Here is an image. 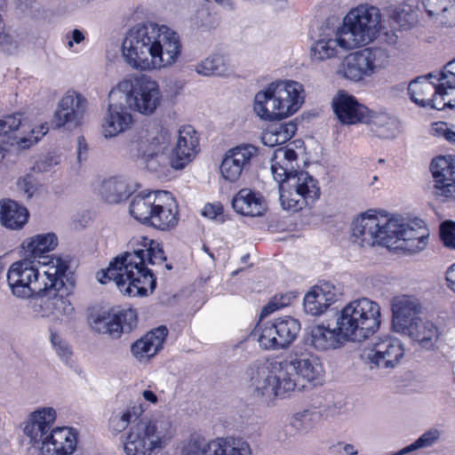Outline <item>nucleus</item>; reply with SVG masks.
Listing matches in <instances>:
<instances>
[{
	"label": "nucleus",
	"instance_id": "obj_30",
	"mask_svg": "<svg viewBox=\"0 0 455 455\" xmlns=\"http://www.w3.org/2000/svg\"><path fill=\"white\" fill-rule=\"evenodd\" d=\"M392 311L393 329L398 333L408 330V325L419 317L418 315L421 312V305L414 296L400 295L393 299Z\"/></svg>",
	"mask_w": 455,
	"mask_h": 455
},
{
	"label": "nucleus",
	"instance_id": "obj_44",
	"mask_svg": "<svg viewBox=\"0 0 455 455\" xmlns=\"http://www.w3.org/2000/svg\"><path fill=\"white\" fill-rule=\"evenodd\" d=\"M440 437V432L437 429H430L421 435L415 442L403 448L397 452L391 455H406L409 452L420 448L429 447L433 445Z\"/></svg>",
	"mask_w": 455,
	"mask_h": 455
},
{
	"label": "nucleus",
	"instance_id": "obj_4",
	"mask_svg": "<svg viewBox=\"0 0 455 455\" xmlns=\"http://www.w3.org/2000/svg\"><path fill=\"white\" fill-rule=\"evenodd\" d=\"M295 150L279 148L271 158V171L278 183L279 200L283 210L299 212L313 204L321 195L315 178L307 172L297 171Z\"/></svg>",
	"mask_w": 455,
	"mask_h": 455
},
{
	"label": "nucleus",
	"instance_id": "obj_55",
	"mask_svg": "<svg viewBox=\"0 0 455 455\" xmlns=\"http://www.w3.org/2000/svg\"><path fill=\"white\" fill-rule=\"evenodd\" d=\"M407 16H408V13H406L404 12V10H401L400 8H396L395 10H394L391 17L394 20V21L395 23H397V25L399 27L403 28L408 23Z\"/></svg>",
	"mask_w": 455,
	"mask_h": 455
},
{
	"label": "nucleus",
	"instance_id": "obj_12",
	"mask_svg": "<svg viewBox=\"0 0 455 455\" xmlns=\"http://www.w3.org/2000/svg\"><path fill=\"white\" fill-rule=\"evenodd\" d=\"M35 260L26 257L11 265L7 272V283L15 297L38 298L47 290L48 283L52 278L47 275L48 268L44 269L41 275Z\"/></svg>",
	"mask_w": 455,
	"mask_h": 455
},
{
	"label": "nucleus",
	"instance_id": "obj_63",
	"mask_svg": "<svg viewBox=\"0 0 455 455\" xmlns=\"http://www.w3.org/2000/svg\"><path fill=\"white\" fill-rule=\"evenodd\" d=\"M387 36V42L391 44H396L397 42V38L398 36L395 34V33H392L390 36L388 34V32L386 33Z\"/></svg>",
	"mask_w": 455,
	"mask_h": 455
},
{
	"label": "nucleus",
	"instance_id": "obj_13",
	"mask_svg": "<svg viewBox=\"0 0 455 455\" xmlns=\"http://www.w3.org/2000/svg\"><path fill=\"white\" fill-rule=\"evenodd\" d=\"M354 48L367 44L377 36L382 28L379 10L375 6L360 5L352 9L339 27Z\"/></svg>",
	"mask_w": 455,
	"mask_h": 455
},
{
	"label": "nucleus",
	"instance_id": "obj_48",
	"mask_svg": "<svg viewBox=\"0 0 455 455\" xmlns=\"http://www.w3.org/2000/svg\"><path fill=\"white\" fill-rule=\"evenodd\" d=\"M440 235L443 244L451 249H455V222L446 220L441 224Z\"/></svg>",
	"mask_w": 455,
	"mask_h": 455
},
{
	"label": "nucleus",
	"instance_id": "obj_28",
	"mask_svg": "<svg viewBox=\"0 0 455 455\" xmlns=\"http://www.w3.org/2000/svg\"><path fill=\"white\" fill-rule=\"evenodd\" d=\"M199 139L196 132L191 125H184L179 129L176 147L172 150V166L182 169L192 161L198 152Z\"/></svg>",
	"mask_w": 455,
	"mask_h": 455
},
{
	"label": "nucleus",
	"instance_id": "obj_26",
	"mask_svg": "<svg viewBox=\"0 0 455 455\" xmlns=\"http://www.w3.org/2000/svg\"><path fill=\"white\" fill-rule=\"evenodd\" d=\"M58 245V237L53 233L40 234L34 235L22 243L24 257L35 260L38 265L49 268L53 259H62L58 257H52L46 253L53 251Z\"/></svg>",
	"mask_w": 455,
	"mask_h": 455
},
{
	"label": "nucleus",
	"instance_id": "obj_24",
	"mask_svg": "<svg viewBox=\"0 0 455 455\" xmlns=\"http://www.w3.org/2000/svg\"><path fill=\"white\" fill-rule=\"evenodd\" d=\"M404 348L397 338L385 336L379 338L365 354L366 359L376 368L393 370L403 357Z\"/></svg>",
	"mask_w": 455,
	"mask_h": 455
},
{
	"label": "nucleus",
	"instance_id": "obj_38",
	"mask_svg": "<svg viewBox=\"0 0 455 455\" xmlns=\"http://www.w3.org/2000/svg\"><path fill=\"white\" fill-rule=\"evenodd\" d=\"M344 339L340 331L326 328L323 325H315L310 328L307 341L320 351L335 349L339 347Z\"/></svg>",
	"mask_w": 455,
	"mask_h": 455
},
{
	"label": "nucleus",
	"instance_id": "obj_60",
	"mask_svg": "<svg viewBox=\"0 0 455 455\" xmlns=\"http://www.w3.org/2000/svg\"><path fill=\"white\" fill-rule=\"evenodd\" d=\"M84 39V36L83 32L76 28L72 31V40L68 43V45L71 48L74 43L80 44Z\"/></svg>",
	"mask_w": 455,
	"mask_h": 455
},
{
	"label": "nucleus",
	"instance_id": "obj_59",
	"mask_svg": "<svg viewBox=\"0 0 455 455\" xmlns=\"http://www.w3.org/2000/svg\"><path fill=\"white\" fill-rule=\"evenodd\" d=\"M446 281L448 286L455 291V263L452 264L446 272Z\"/></svg>",
	"mask_w": 455,
	"mask_h": 455
},
{
	"label": "nucleus",
	"instance_id": "obj_58",
	"mask_svg": "<svg viewBox=\"0 0 455 455\" xmlns=\"http://www.w3.org/2000/svg\"><path fill=\"white\" fill-rule=\"evenodd\" d=\"M182 455H203V447L200 448L196 443H190L183 449Z\"/></svg>",
	"mask_w": 455,
	"mask_h": 455
},
{
	"label": "nucleus",
	"instance_id": "obj_34",
	"mask_svg": "<svg viewBox=\"0 0 455 455\" xmlns=\"http://www.w3.org/2000/svg\"><path fill=\"white\" fill-rule=\"evenodd\" d=\"M399 333L410 337L426 349L433 348L441 335L439 328L434 323L420 317L414 319L408 325V330Z\"/></svg>",
	"mask_w": 455,
	"mask_h": 455
},
{
	"label": "nucleus",
	"instance_id": "obj_37",
	"mask_svg": "<svg viewBox=\"0 0 455 455\" xmlns=\"http://www.w3.org/2000/svg\"><path fill=\"white\" fill-rule=\"evenodd\" d=\"M28 209L12 200L0 201V221L6 228L20 230L28 222Z\"/></svg>",
	"mask_w": 455,
	"mask_h": 455
},
{
	"label": "nucleus",
	"instance_id": "obj_39",
	"mask_svg": "<svg viewBox=\"0 0 455 455\" xmlns=\"http://www.w3.org/2000/svg\"><path fill=\"white\" fill-rule=\"evenodd\" d=\"M371 132L380 139H393L398 132V122L386 113H373L370 110L368 120L364 123Z\"/></svg>",
	"mask_w": 455,
	"mask_h": 455
},
{
	"label": "nucleus",
	"instance_id": "obj_22",
	"mask_svg": "<svg viewBox=\"0 0 455 455\" xmlns=\"http://www.w3.org/2000/svg\"><path fill=\"white\" fill-rule=\"evenodd\" d=\"M87 108V100L76 91H68L60 100L54 112L52 125L56 129H74L83 120Z\"/></svg>",
	"mask_w": 455,
	"mask_h": 455
},
{
	"label": "nucleus",
	"instance_id": "obj_47",
	"mask_svg": "<svg viewBox=\"0 0 455 455\" xmlns=\"http://www.w3.org/2000/svg\"><path fill=\"white\" fill-rule=\"evenodd\" d=\"M292 299H294V296L291 293L273 297L262 308L261 316H267L280 308L289 306Z\"/></svg>",
	"mask_w": 455,
	"mask_h": 455
},
{
	"label": "nucleus",
	"instance_id": "obj_6",
	"mask_svg": "<svg viewBox=\"0 0 455 455\" xmlns=\"http://www.w3.org/2000/svg\"><path fill=\"white\" fill-rule=\"evenodd\" d=\"M56 411L44 407L31 412L23 423V433L39 455H73L77 447V431L68 427H52Z\"/></svg>",
	"mask_w": 455,
	"mask_h": 455
},
{
	"label": "nucleus",
	"instance_id": "obj_17",
	"mask_svg": "<svg viewBox=\"0 0 455 455\" xmlns=\"http://www.w3.org/2000/svg\"><path fill=\"white\" fill-rule=\"evenodd\" d=\"M390 218L368 211L352 222V242L360 247H372L375 244L390 247Z\"/></svg>",
	"mask_w": 455,
	"mask_h": 455
},
{
	"label": "nucleus",
	"instance_id": "obj_25",
	"mask_svg": "<svg viewBox=\"0 0 455 455\" xmlns=\"http://www.w3.org/2000/svg\"><path fill=\"white\" fill-rule=\"evenodd\" d=\"M435 195L455 199V158L438 156L431 163Z\"/></svg>",
	"mask_w": 455,
	"mask_h": 455
},
{
	"label": "nucleus",
	"instance_id": "obj_8",
	"mask_svg": "<svg viewBox=\"0 0 455 455\" xmlns=\"http://www.w3.org/2000/svg\"><path fill=\"white\" fill-rule=\"evenodd\" d=\"M302 84L292 81H277L269 84L254 96L253 109L263 120H281L295 114L305 101Z\"/></svg>",
	"mask_w": 455,
	"mask_h": 455
},
{
	"label": "nucleus",
	"instance_id": "obj_3",
	"mask_svg": "<svg viewBox=\"0 0 455 455\" xmlns=\"http://www.w3.org/2000/svg\"><path fill=\"white\" fill-rule=\"evenodd\" d=\"M128 245L132 251L115 258L100 282L113 280L118 290L130 297L147 296L156 285V279L147 265H161L166 260L164 251L158 242L144 236L131 240Z\"/></svg>",
	"mask_w": 455,
	"mask_h": 455
},
{
	"label": "nucleus",
	"instance_id": "obj_31",
	"mask_svg": "<svg viewBox=\"0 0 455 455\" xmlns=\"http://www.w3.org/2000/svg\"><path fill=\"white\" fill-rule=\"evenodd\" d=\"M232 206L237 213L249 217L263 216L267 210L264 196L250 188L239 190L233 197Z\"/></svg>",
	"mask_w": 455,
	"mask_h": 455
},
{
	"label": "nucleus",
	"instance_id": "obj_21",
	"mask_svg": "<svg viewBox=\"0 0 455 455\" xmlns=\"http://www.w3.org/2000/svg\"><path fill=\"white\" fill-rule=\"evenodd\" d=\"M257 154L258 148L250 143H242L229 148L220 166L221 177L231 183L237 181L250 169L251 162Z\"/></svg>",
	"mask_w": 455,
	"mask_h": 455
},
{
	"label": "nucleus",
	"instance_id": "obj_46",
	"mask_svg": "<svg viewBox=\"0 0 455 455\" xmlns=\"http://www.w3.org/2000/svg\"><path fill=\"white\" fill-rule=\"evenodd\" d=\"M20 46L18 35L6 32L3 29L0 32V52L5 54H14Z\"/></svg>",
	"mask_w": 455,
	"mask_h": 455
},
{
	"label": "nucleus",
	"instance_id": "obj_2",
	"mask_svg": "<svg viewBox=\"0 0 455 455\" xmlns=\"http://www.w3.org/2000/svg\"><path fill=\"white\" fill-rule=\"evenodd\" d=\"M180 35L166 25L140 22L130 28L122 43V56L132 69L154 71L176 64L181 55Z\"/></svg>",
	"mask_w": 455,
	"mask_h": 455
},
{
	"label": "nucleus",
	"instance_id": "obj_15",
	"mask_svg": "<svg viewBox=\"0 0 455 455\" xmlns=\"http://www.w3.org/2000/svg\"><path fill=\"white\" fill-rule=\"evenodd\" d=\"M388 52L381 47H367L347 55L338 67L337 73L351 81H360L386 68Z\"/></svg>",
	"mask_w": 455,
	"mask_h": 455
},
{
	"label": "nucleus",
	"instance_id": "obj_42",
	"mask_svg": "<svg viewBox=\"0 0 455 455\" xmlns=\"http://www.w3.org/2000/svg\"><path fill=\"white\" fill-rule=\"evenodd\" d=\"M196 70L202 76H224L228 72V65L222 55H211L198 63Z\"/></svg>",
	"mask_w": 455,
	"mask_h": 455
},
{
	"label": "nucleus",
	"instance_id": "obj_54",
	"mask_svg": "<svg viewBox=\"0 0 455 455\" xmlns=\"http://www.w3.org/2000/svg\"><path fill=\"white\" fill-rule=\"evenodd\" d=\"M223 207L220 204H207L204 205L203 209V215L212 219L218 220V218L222 214Z\"/></svg>",
	"mask_w": 455,
	"mask_h": 455
},
{
	"label": "nucleus",
	"instance_id": "obj_52",
	"mask_svg": "<svg viewBox=\"0 0 455 455\" xmlns=\"http://www.w3.org/2000/svg\"><path fill=\"white\" fill-rule=\"evenodd\" d=\"M48 130H49V128H48L47 124H42L38 131H36L34 129L31 130L33 140L27 139L25 137L20 138V141H19L20 146L22 148H27L29 146V144H28V141H30V144L38 141L41 137H43L44 135H45L47 133Z\"/></svg>",
	"mask_w": 455,
	"mask_h": 455
},
{
	"label": "nucleus",
	"instance_id": "obj_36",
	"mask_svg": "<svg viewBox=\"0 0 455 455\" xmlns=\"http://www.w3.org/2000/svg\"><path fill=\"white\" fill-rule=\"evenodd\" d=\"M133 187L128 179L115 176L104 180L100 188L102 198L109 204H118L129 198L133 193Z\"/></svg>",
	"mask_w": 455,
	"mask_h": 455
},
{
	"label": "nucleus",
	"instance_id": "obj_64",
	"mask_svg": "<svg viewBox=\"0 0 455 455\" xmlns=\"http://www.w3.org/2000/svg\"><path fill=\"white\" fill-rule=\"evenodd\" d=\"M217 3L224 5V6H232L231 0H215Z\"/></svg>",
	"mask_w": 455,
	"mask_h": 455
},
{
	"label": "nucleus",
	"instance_id": "obj_11",
	"mask_svg": "<svg viewBox=\"0 0 455 455\" xmlns=\"http://www.w3.org/2000/svg\"><path fill=\"white\" fill-rule=\"evenodd\" d=\"M380 324V307L367 298L355 299L344 307L337 318L344 339L361 341L374 333Z\"/></svg>",
	"mask_w": 455,
	"mask_h": 455
},
{
	"label": "nucleus",
	"instance_id": "obj_1",
	"mask_svg": "<svg viewBox=\"0 0 455 455\" xmlns=\"http://www.w3.org/2000/svg\"><path fill=\"white\" fill-rule=\"evenodd\" d=\"M323 374L319 357L304 346L294 347L290 359L257 360L247 370L253 395L267 402L315 385Z\"/></svg>",
	"mask_w": 455,
	"mask_h": 455
},
{
	"label": "nucleus",
	"instance_id": "obj_62",
	"mask_svg": "<svg viewBox=\"0 0 455 455\" xmlns=\"http://www.w3.org/2000/svg\"><path fill=\"white\" fill-rule=\"evenodd\" d=\"M342 405L340 403H335L331 406H328V412L331 417L339 415Z\"/></svg>",
	"mask_w": 455,
	"mask_h": 455
},
{
	"label": "nucleus",
	"instance_id": "obj_43",
	"mask_svg": "<svg viewBox=\"0 0 455 455\" xmlns=\"http://www.w3.org/2000/svg\"><path fill=\"white\" fill-rule=\"evenodd\" d=\"M320 419L318 411L305 410L295 413L290 420V426L298 433L308 432Z\"/></svg>",
	"mask_w": 455,
	"mask_h": 455
},
{
	"label": "nucleus",
	"instance_id": "obj_23",
	"mask_svg": "<svg viewBox=\"0 0 455 455\" xmlns=\"http://www.w3.org/2000/svg\"><path fill=\"white\" fill-rule=\"evenodd\" d=\"M353 49L349 39L339 28L322 27L317 38L312 44L310 56L314 61H323L335 58L339 50Z\"/></svg>",
	"mask_w": 455,
	"mask_h": 455
},
{
	"label": "nucleus",
	"instance_id": "obj_29",
	"mask_svg": "<svg viewBox=\"0 0 455 455\" xmlns=\"http://www.w3.org/2000/svg\"><path fill=\"white\" fill-rule=\"evenodd\" d=\"M339 296V291L333 283L323 282L313 287L305 295L304 309L311 315H320L338 299Z\"/></svg>",
	"mask_w": 455,
	"mask_h": 455
},
{
	"label": "nucleus",
	"instance_id": "obj_40",
	"mask_svg": "<svg viewBox=\"0 0 455 455\" xmlns=\"http://www.w3.org/2000/svg\"><path fill=\"white\" fill-rule=\"evenodd\" d=\"M422 4L429 17L443 25H455V0H422Z\"/></svg>",
	"mask_w": 455,
	"mask_h": 455
},
{
	"label": "nucleus",
	"instance_id": "obj_50",
	"mask_svg": "<svg viewBox=\"0 0 455 455\" xmlns=\"http://www.w3.org/2000/svg\"><path fill=\"white\" fill-rule=\"evenodd\" d=\"M432 132L437 137H443L447 141L455 143V131L450 128L447 123H435L432 128Z\"/></svg>",
	"mask_w": 455,
	"mask_h": 455
},
{
	"label": "nucleus",
	"instance_id": "obj_16",
	"mask_svg": "<svg viewBox=\"0 0 455 455\" xmlns=\"http://www.w3.org/2000/svg\"><path fill=\"white\" fill-rule=\"evenodd\" d=\"M118 87L124 92L129 108L144 116L154 114L162 103L159 84L146 76L124 80Z\"/></svg>",
	"mask_w": 455,
	"mask_h": 455
},
{
	"label": "nucleus",
	"instance_id": "obj_57",
	"mask_svg": "<svg viewBox=\"0 0 455 455\" xmlns=\"http://www.w3.org/2000/svg\"><path fill=\"white\" fill-rule=\"evenodd\" d=\"M87 153V144L83 136L78 137L77 139V160L78 162L82 161L83 156H86Z\"/></svg>",
	"mask_w": 455,
	"mask_h": 455
},
{
	"label": "nucleus",
	"instance_id": "obj_45",
	"mask_svg": "<svg viewBox=\"0 0 455 455\" xmlns=\"http://www.w3.org/2000/svg\"><path fill=\"white\" fill-rule=\"evenodd\" d=\"M24 127L21 113L11 114L0 118V136L11 135Z\"/></svg>",
	"mask_w": 455,
	"mask_h": 455
},
{
	"label": "nucleus",
	"instance_id": "obj_51",
	"mask_svg": "<svg viewBox=\"0 0 455 455\" xmlns=\"http://www.w3.org/2000/svg\"><path fill=\"white\" fill-rule=\"evenodd\" d=\"M58 164V157L52 155H46L42 156L38 161H36L35 169H36L39 172H48L52 166Z\"/></svg>",
	"mask_w": 455,
	"mask_h": 455
},
{
	"label": "nucleus",
	"instance_id": "obj_10",
	"mask_svg": "<svg viewBox=\"0 0 455 455\" xmlns=\"http://www.w3.org/2000/svg\"><path fill=\"white\" fill-rule=\"evenodd\" d=\"M129 212L141 224L163 231L178 223V205L168 191L139 193L132 198Z\"/></svg>",
	"mask_w": 455,
	"mask_h": 455
},
{
	"label": "nucleus",
	"instance_id": "obj_9",
	"mask_svg": "<svg viewBox=\"0 0 455 455\" xmlns=\"http://www.w3.org/2000/svg\"><path fill=\"white\" fill-rule=\"evenodd\" d=\"M408 92L413 102L424 108H455V60L448 62L437 76L430 73L412 80Z\"/></svg>",
	"mask_w": 455,
	"mask_h": 455
},
{
	"label": "nucleus",
	"instance_id": "obj_56",
	"mask_svg": "<svg viewBox=\"0 0 455 455\" xmlns=\"http://www.w3.org/2000/svg\"><path fill=\"white\" fill-rule=\"evenodd\" d=\"M336 446L340 447L345 455H358L359 451L356 445L345 442H338Z\"/></svg>",
	"mask_w": 455,
	"mask_h": 455
},
{
	"label": "nucleus",
	"instance_id": "obj_19",
	"mask_svg": "<svg viewBox=\"0 0 455 455\" xmlns=\"http://www.w3.org/2000/svg\"><path fill=\"white\" fill-rule=\"evenodd\" d=\"M90 323L93 331L108 334L112 339H119L123 333H128L137 326L138 317L132 308L117 312L102 311L92 315Z\"/></svg>",
	"mask_w": 455,
	"mask_h": 455
},
{
	"label": "nucleus",
	"instance_id": "obj_49",
	"mask_svg": "<svg viewBox=\"0 0 455 455\" xmlns=\"http://www.w3.org/2000/svg\"><path fill=\"white\" fill-rule=\"evenodd\" d=\"M51 341L52 346L54 347L57 355L60 357L61 360L68 362L72 352L68 345L64 341L58 334L52 333L51 334Z\"/></svg>",
	"mask_w": 455,
	"mask_h": 455
},
{
	"label": "nucleus",
	"instance_id": "obj_14",
	"mask_svg": "<svg viewBox=\"0 0 455 455\" xmlns=\"http://www.w3.org/2000/svg\"><path fill=\"white\" fill-rule=\"evenodd\" d=\"M300 331L299 322L291 316H283L263 323H258L250 338L265 350L287 348Z\"/></svg>",
	"mask_w": 455,
	"mask_h": 455
},
{
	"label": "nucleus",
	"instance_id": "obj_20",
	"mask_svg": "<svg viewBox=\"0 0 455 455\" xmlns=\"http://www.w3.org/2000/svg\"><path fill=\"white\" fill-rule=\"evenodd\" d=\"M170 142V132L168 130L161 128L151 140L132 143L131 152L133 157L140 158L149 171L156 172L161 165L165 164V151L168 149Z\"/></svg>",
	"mask_w": 455,
	"mask_h": 455
},
{
	"label": "nucleus",
	"instance_id": "obj_35",
	"mask_svg": "<svg viewBox=\"0 0 455 455\" xmlns=\"http://www.w3.org/2000/svg\"><path fill=\"white\" fill-rule=\"evenodd\" d=\"M132 123V116L123 104H109L102 123L103 134L112 138L126 131Z\"/></svg>",
	"mask_w": 455,
	"mask_h": 455
},
{
	"label": "nucleus",
	"instance_id": "obj_41",
	"mask_svg": "<svg viewBox=\"0 0 455 455\" xmlns=\"http://www.w3.org/2000/svg\"><path fill=\"white\" fill-rule=\"evenodd\" d=\"M296 131L297 125L291 121L283 124H274L263 132L261 140L264 145L268 147L282 145L291 139Z\"/></svg>",
	"mask_w": 455,
	"mask_h": 455
},
{
	"label": "nucleus",
	"instance_id": "obj_32",
	"mask_svg": "<svg viewBox=\"0 0 455 455\" xmlns=\"http://www.w3.org/2000/svg\"><path fill=\"white\" fill-rule=\"evenodd\" d=\"M203 455H252L249 443L242 438L217 437L203 446Z\"/></svg>",
	"mask_w": 455,
	"mask_h": 455
},
{
	"label": "nucleus",
	"instance_id": "obj_18",
	"mask_svg": "<svg viewBox=\"0 0 455 455\" xmlns=\"http://www.w3.org/2000/svg\"><path fill=\"white\" fill-rule=\"evenodd\" d=\"M389 228L390 246L395 245L415 253L424 250L427 244L428 230L420 219L404 221L399 216L392 217Z\"/></svg>",
	"mask_w": 455,
	"mask_h": 455
},
{
	"label": "nucleus",
	"instance_id": "obj_53",
	"mask_svg": "<svg viewBox=\"0 0 455 455\" xmlns=\"http://www.w3.org/2000/svg\"><path fill=\"white\" fill-rule=\"evenodd\" d=\"M210 17V13L206 10H198L191 18V23L194 27L199 28L209 29L211 27L206 23L205 20Z\"/></svg>",
	"mask_w": 455,
	"mask_h": 455
},
{
	"label": "nucleus",
	"instance_id": "obj_27",
	"mask_svg": "<svg viewBox=\"0 0 455 455\" xmlns=\"http://www.w3.org/2000/svg\"><path fill=\"white\" fill-rule=\"evenodd\" d=\"M332 108L339 122L344 124H363L368 120L370 109L352 95L339 92L332 100Z\"/></svg>",
	"mask_w": 455,
	"mask_h": 455
},
{
	"label": "nucleus",
	"instance_id": "obj_33",
	"mask_svg": "<svg viewBox=\"0 0 455 455\" xmlns=\"http://www.w3.org/2000/svg\"><path fill=\"white\" fill-rule=\"evenodd\" d=\"M168 329L161 325L150 331L132 345L131 351L134 357L142 361L154 356L163 348L167 337Z\"/></svg>",
	"mask_w": 455,
	"mask_h": 455
},
{
	"label": "nucleus",
	"instance_id": "obj_5",
	"mask_svg": "<svg viewBox=\"0 0 455 455\" xmlns=\"http://www.w3.org/2000/svg\"><path fill=\"white\" fill-rule=\"evenodd\" d=\"M143 412L142 404H139L109 419V427L114 432L121 433L131 426L124 444L126 455H154L171 437L172 424L168 419H148L142 418Z\"/></svg>",
	"mask_w": 455,
	"mask_h": 455
},
{
	"label": "nucleus",
	"instance_id": "obj_61",
	"mask_svg": "<svg viewBox=\"0 0 455 455\" xmlns=\"http://www.w3.org/2000/svg\"><path fill=\"white\" fill-rule=\"evenodd\" d=\"M142 395L144 397L145 400L152 403H157V396L156 395L150 391V390H145L143 391L142 393Z\"/></svg>",
	"mask_w": 455,
	"mask_h": 455
},
{
	"label": "nucleus",
	"instance_id": "obj_7",
	"mask_svg": "<svg viewBox=\"0 0 455 455\" xmlns=\"http://www.w3.org/2000/svg\"><path fill=\"white\" fill-rule=\"evenodd\" d=\"M48 268L50 280L47 290L39 296V300L32 304L36 317H55L60 321H69L75 316V307L68 297L72 293L74 282L67 276L68 264L63 259H53Z\"/></svg>",
	"mask_w": 455,
	"mask_h": 455
}]
</instances>
